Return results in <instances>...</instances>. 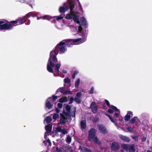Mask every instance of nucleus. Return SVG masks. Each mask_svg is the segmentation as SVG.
<instances>
[{
	"label": "nucleus",
	"instance_id": "nucleus-13",
	"mask_svg": "<svg viewBox=\"0 0 152 152\" xmlns=\"http://www.w3.org/2000/svg\"><path fill=\"white\" fill-rule=\"evenodd\" d=\"M53 104L52 102H50V101L46 100L45 103V107L48 109H50L52 108Z\"/></svg>",
	"mask_w": 152,
	"mask_h": 152
},
{
	"label": "nucleus",
	"instance_id": "nucleus-64",
	"mask_svg": "<svg viewBox=\"0 0 152 152\" xmlns=\"http://www.w3.org/2000/svg\"><path fill=\"white\" fill-rule=\"evenodd\" d=\"M62 72L63 73H64V74H66L67 73V72L66 70H63L62 71Z\"/></svg>",
	"mask_w": 152,
	"mask_h": 152
},
{
	"label": "nucleus",
	"instance_id": "nucleus-41",
	"mask_svg": "<svg viewBox=\"0 0 152 152\" xmlns=\"http://www.w3.org/2000/svg\"><path fill=\"white\" fill-rule=\"evenodd\" d=\"M56 17V19L57 20H61L63 18V17L62 16H55L54 17V18H55Z\"/></svg>",
	"mask_w": 152,
	"mask_h": 152
},
{
	"label": "nucleus",
	"instance_id": "nucleus-49",
	"mask_svg": "<svg viewBox=\"0 0 152 152\" xmlns=\"http://www.w3.org/2000/svg\"><path fill=\"white\" fill-rule=\"evenodd\" d=\"M31 1H29V2H28L27 3V4H28L29 6H31V8H32V5H34V4L33 3V2H32V3H31Z\"/></svg>",
	"mask_w": 152,
	"mask_h": 152
},
{
	"label": "nucleus",
	"instance_id": "nucleus-22",
	"mask_svg": "<svg viewBox=\"0 0 152 152\" xmlns=\"http://www.w3.org/2000/svg\"><path fill=\"white\" fill-rule=\"evenodd\" d=\"M80 149L85 152H92L91 150L85 147H83Z\"/></svg>",
	"mask_w": 152,
	"mask_h": 152
},
{
	"label": "nucleus",
	"instance_id": "nucleus-19",
	"mask_svg": "<svg viewBox=\"0 0 152 152\" xmlns=\"http://www.w3.org/2000/svg\"><path fill=\"white\" fill-rule=\"evenodd\" d=\"M80 126L81 128L83 129H86V120L81 121L80 122Z\"/></svg>",
	"mask_w": 152,
	"mask_h": 152
},
{
	"label": "nucleus",
	"instance_id": "nucleus-63",
	"mask_svg": "<svg viewBox=\"0 0 152 152\" xmlns=\"http://www.w3.org/2000/svg\"><path fill=\"white\" fill-rule=\"evenodd\" d=\"M75 111H74V114L72 115V117H75V112L76 111V108H75Z\"/></svg>",
	"mask_w": 152,
	"mask_h": 152
},
{
	"label": "nucleus",
	"instance_id": "nucleus-55",
	"mask_svg": "<svg viewBox=\"0 0 152 152\" xmlns=\"http://www.w3.org/2000/svg\"><path fill=\"white\" fill-rule=\"evenodd\" d=\"M57 106L58 108H61L62 107L63 104L61 103H58L57 104Z\"/></svg>",
	"mask_w": 152,
	"mask_h": 152
},
{
	"label": "nucleus",
	"instance_id": "nucleus-59",
	"mask_svg": "<svg viewBox=\"0 0 152 152\" xmlns=\"http://www.w3.org/2000/svg\"><path fill=\"white\" fill-rule=\"evenodd\" d=\"M47 142L48 143L49 145H50V146L51 145V143L50 140L49 139H48V140H47Z\"/></svg>",
	"mask_w": 152,
	"mask_h": 152
},
{
	"label": "nucleus",
	"instance_id": "nucleus-60",
	"mask_svg": "<svg viewBox=\"0 0 152 152\" xmlns=\"http://www.w3.org/2000/svg\"><path fill=\"white\" fill-rule=\"evenodd\" d=\"M55 110L56 113H58L60 111V110L57 108H56Z\"/></svg>",
	"mask_w": 152,
	"mask_h": 152
},
{
	"label": "nucleus",
	"instance_id": "nucleus-10",
	"mask_svg": "<svg viewBox=\"0 0 152 152\" xmlns=\"http://www.w3.org/2000/svg\"><path fill=\"white\" fill-rule=\"evenodd\" d=\"M133 115L132 112L131 111L127 112L126 115L124 117V120L125 121H129L131 118L132 117Z\"/></svg>",
	"mask_w": 152,
	"mask_h": 152
},
{
	"label": "nucleus",
	"instance_id": "nucleus-35",
	"mask_svg": "<svg viewBox=\"0 0 152 152\" xmlns=\"http://www.w3.org/2000/svg\"><path fill=\"white\" fill-rule=\"evenodd\" d=\"M57 98V96H55L54 95H52V97H49L48 98L49 99H53V101H55L56 100Z\"/></svg>",
	"mask_w": 152,
	"mask_h": 152
},
{
	"label": "nucleus",
	"instance_id": "nucleus-34",
	"mask_svg": "<svg viewBox=\"0 0 152 152\" xmlns=\"http://www.w3.org/2000/svg\"><path fill=\"white\" fill-rule=\"evenodd\" d=\"M70 112H66L65 111H63V113L66 116V117H70L71 115L70 113Z\"/></svg>",
	"mask_w": 152,
	"mask_h": 152
},
{
	"label": "nucleus",
	"instance_id": "nucleus-31",
	"mask_svg": "<svg viewBox=\"0 0 152 152\" xmlns=\"http://www.w3.org/2000/svg\"><path fill=\"white\" fill-rule=\"evenodd\" d=\"M80 80L79 79H78L75 81V86L76 88H78V86L80 83Z\"/></svg>",
	"mask_w": 152,
	"mask_h": 152
},
{
	"label": "nucleus",
	"instance_id": "nucleus-15",
	"mask_svg": "<svg viewBox=\"0 0 152 152\" xmlns=\"http://www.w3.org/2000/svg\"><path fill=\"white\" fill-rule=\"evenodd\" d=\"M45 129L46 131L45 133H49L51 131L52 129V125L50 124H48L45 126Z\"/></svg>",
	"mask_w": 152,
	"mask_h": 152
},
{
	"label": "nucleus",
	"instance_id": "nucleus-24",
	"mask_svg": "<svg viewBox=\"0 0 152 152\" xmlns=\"http://www.w3.org/2000/svg\"><path fill=\"white\" fill-rule=\"evenodd\" d=\"M67 101V98L66 96H65L63 98H61L59 99V102H66Z\"/></svg>",
	"mask_w": 152,
	"mask_h": 152
},
{
	"label": "nucleus",
	"instance_id": "nucleus-26",
	"mask_svg": "<svg viewBox=\"0 0 152 152\" xmlns=\"http://www.w3.org/2000/svg\"><path fill=\"white\" fill-rule=\"evenodd\" d=\"M52 119L50 116H48L46 118V121L47 124H49L50 123Z\"/></svg>",
	"mask_w": 152,
	"mask_h": 152
},
{
	"label": "nucleus",
	"instance_id": "nucleus-28",
	"mask_svg": "<svg viewBox=\"0 0 152 152\" xmlns=\"http://www.w3.org/2000/svg\"><path fill=\"white\" fill-rule=\"evenodd\" d=\"M72 138L69 135H68L66 138V142L68 144H69L71 142Z\"/></svg>",
	"mask_w": 152,
	"mask_h": 152
},
{
	"label": "nucleus",
	"instance_id": "nucleus-45",
	"mask_svg": "<svg viewBox=\"0 0 152 152\" xmlns=\"http://www.w3.org/2000/svg\"><path fill=\"white\" fill-rule=\"evenodd\" d=\"M94 88L93 87H91L90 90L89 92V94H92L94 93Z\"/></svg>",
	"mask_w": 152,
	"mask_h": 152
},
{
	"label": "nucleus",
	"instance_id": "nucleus-48",
	"mask_svg": "<svg viewBox=\"0 0 152 152\" xmlns=\"http://www.w3.org/2000/svg\"><path fill=\"white\" fill-rule=\"evenodd\" d=\"M74 100V98L72 97H71L70 98L69 104H72Z\"/></svg>",
	"mask_w": 152,
	"mask_h": 152
},
{
	"label": "nucleus",
	"instance_id": "nucleus-40",
	"mask_svg": "<svg viewBox=\"0 0 152 152\" xmlns=\"http://www.w3.org/2000/svg\"><path fill=\"white\" fill-rule=\"evenodd\" d=\"M59 115L58 114H54L53 116V119L55 120L57 119V118L58 117Z\"/></svg>",
	"mask_w": 152,
	"mask_h": 152
},
{
	"label": "nucleus",
	"instance_id": "nucleus-11",
	"mask_svg": "<svg viewBox=\"0 0 152 152\" xmlns=\"http://www.w3.org/2000/svg\"><path fill=\"white\" fill-rule=\"evenodd\" d=\"M57 53H58V50L61 53H63L65 51V48L64 46H59L58 47H57V46L55 47V49Z\"/></svg>",
	"mask_w": 152,
	"mask_h": 152
},
{
	"label": "nucleus",
	"instance_id": "nucleus-54",
	"mask_svg": "<svg viewBox=\"0 0 152 152\" xmlns=\"http://www.w3.org/2000/svg\"><path fill=\"white\" fill-rule=\"evenodd\" d=\"M70 13L71 14V15H73L74 16H75V15H76L75 14V12H74V11L73 10H70Z\"/></svg>",
	"mask_w": 152,
	"mask_h": 152
},
{
	"label": "nucleus",
	"instance_id": "nucleus-56",
	"mask_svg": "<svg viewBox=\"0 0 152 152\" xmlns=\"http://www.w3.org/2000/svg\"><path fill=\"white\" fill-rule=\"evenodd\" d=\"M60 116H61L60 119H67V118L65 117V116L62 114H61Z\"/></svg>",
	"mask_w": 152,
	"mask_h": 152
},
{
	"label": "nucleus",
	"instance_id": "nucleus-23",
	"mask_svg": "<svg viewBox=\"0 0 152 152\" xmlns=\"http://www.w3.org/2000/svg\"><path fill=\"white\" fill-rule=\"evenodd\" d=\"M73 19L75 22L77 23H80L78 17L77 15H75L73 18Z\"/></svg>",
	"mask_w": 152,
	"mask_h": 152
},
{
	"label": "nucleus",
	"instance_id": "nucleus-14",
	"mask_svg": "<svg viewBox=\"0 0 152 152\" xmlns=\"http://www.w3.org/2000/svg\"><path fill=\"white\" fill-rule=\"evenodd\" d=\"M17 20L18 22V24H17L18 25L22 24L26 22L25 19L24 17H20L19 18L17 19Z\"/></svg>",
	"mask_w": 152,
	"mask_h": 152
},
{
	"label": "nucleus",
	"instance_id": "nucleus-30",
	"mask_svg": "<svg viewBox=\"0 0 152 152\" xmlns=\"http://www.w3.org/2000/svg\"><path fill=\"white\" fill-rule=\"evenodd\" d=\"M8 24H11L13 25V26H15L17 25L16 24V25H15V24H16L18 23V22L17 21V19L15 20H12L11 21H10L9 22V23H8Z\"/></svg>",
	"mask_w": 152,
	"mask_h": 152
},
{
	"label": "nucleus",
	"instance_id": "nucleus-43",
	"mask_svg": "<svg viewBox=\"0 0 152 152\" xmlns=\"http://www.w3.org/2000/svg\"><path fill=\"white\" fill-rule=\"evenodd\" d=\"M82 96V94L80 92H77L76 95L75 97H77L78 98H80Z\"/></svg>",
	"mask_w": 152,
	"mask_h": 152
},
{
	"label": "nucleus",
	"instance_id": "nucleus-57",
	"mask_svg": "<svg viewBox=\"0 0 152 152\" xmlns=\"http://www.w3.org/2000/svg\"><path fill=\"white\" fill-rule=\"evenodd\" d=\"M83 28L81 26H80L78 27V31L79 32H81L83 30Z\"/></svg>",
	"mask_w": 152,
	"mask_h": 152
},
{
	"label": "nucleus",
	"instance_id": "nucleus-21",
	"mask_svg": "<svg viewBox=\"0 0 152 152\" xmlns=\"http://www.w3.org/2000/svg\"><path fill=\"white\" fill-rule=\"evenodd\" d=\"M64 87H61L58 88L56 91V94L58 92H60L64 95Z\"/></svg>",
	"mask_w": 152,
	"mask_h": 152
},
{
	"label": "nucleus",
	"instance_id": "nucleus-61",
	"mask_svg": "<svg viewBox=\"0 0 152 152\" xmlns=\"http://www.w3.org/2000/svg\"><path fill=\"white\" fill-rule=\"evenodd\" d=\"M82 22H86V19L84 17H82Z\"/></svg>",
	"mask_w": 152,
	"mask_h": 152
},
{
	"label": "nucleus",
	"instance_id": "nucleus-12",
	"mask_svg": "<svg viewBox=\"0 0 152 152\" xmlns=\"http://www.w3.org/2000/svg\"><path fill=\"white\" fill-rule=\"evenodd\" d=\"M119 136L120 138L124 142H129L130 140V138L126 136L120 135Z\"/></svg>",
	"mask_w": 152,
	"mask_h": 152
},
{
	"label": "nucleus",
	"instance_id": "nucleus-36",
	"mask_svg": "<svg viewBox=\"0 0 152 152\" xmlns=\"http://www.w3.org/2000/svg\"><path fill=\"white\" fill-rule=\"evenodd\" d=\"M64 86H65V84L66 83H69L70 82V80L67 78H65L64 80Z\"/></svg>",
	"mask_w": 152,
	"mask_h": 152
},
{
	"label": "nucleus",
	"instance_id": "nucleus-4",
	"mask_svg": "<svg viewBox=\"0 0 152 152\" xmlns=\"http://www.w3.org/2000/svg\"><path fill=\"white\" fill-rule=\"evenodd\" d=\"M121 146L127 151H129V152H135V150L134 144L130 145L123 144L121 145Z\"/></svg>",
	"mask_w": 152,
	"mask_h": 152
},
{
	"label": "nucleus",
	"instance_id": "nucleus-25",
	"mask_svg": "<svg viewBox=\"0 0 152 152\" xmlns=\"http://www.w3.org/2000/svg\"><path fill=\"white\" fill-rule=\"evenodd\" d=\"M53 149L55 152H61V148H59L56 146H54L53 147Z\"/></svg>",
	"mask_w": 152,
	"mask_h": 152
},
{
	"label": "nucleus",
	"instance_id": "nucleus-2",
	"mask_svg": "<svg viewBox=\"0 0 152 152\" xmlns=\"http://www.w3.org/2000/svg\"><path fill=\"white\" fill-rule=\"evenodd\" d=\"M81 40V38H78L75 39H69L64 40L61 41L57 45V47L59 46H64L63 45L66 44L67 45H69L78 44V42Z\"/></svg>",
	"mask_w": 152,
	"mask_h": 152
},
{
	"label": "nucleus",
	"instance_id": "nucleus-29",
	"mask_svg": "<svg viewBox=\"0 0 152 152\" xmlns=\"http://www.w3.org/2000/svg\"><path fill=\"white\" fill-rule=\"evenodd\" d=\"M110 107L112 109L113 111H114L115 112H118L119 111V110L114 105H111L110 106Z\"/></svg>",
	"mask_w": 152,
	"mask_h": 152
},
{
	"label": "nucleus",
	"instance_id": "nucleus-44",
	"mask_svg": "<svg viewBox=\"0 0 152 152\" xmlns=\"http://www.w3.org/2000/svg\"><path fill=\"white\" fill-rule=\"evenodd\" d=\"M127 129L128 131L130 132H133L134 131V130L133 128H131L130 127H127Z\"/></svg>",
	"mask_w": 152,
	"mask_h": 152
},
{
	"label": "nucleus",
	"instance_id": "nucleus-37",
	"mask_svg": "<svg viewBox=\"0 0 152 152\" xmlns=\"http://www.w3.org/2000/svg\"><path fill=\"white\" fill-rule=\"evenodd\" d=\"M67 119H60V122L61 124L62 125H64L66 124V120Z\"/></svg>",
	"mask_w": 152,
	"mask_h": 152
},
{
	"label": "nucleus",
	"instance_id": "nucleus-53",
	"mask_svg": "<svg viewBox=\"0 0 152 152\" xmlns=\"http://www.w3.org/2000/svg\"><path fill=\"white\" fill-rule=\"evenodd\" d=\"M107 112L110 114H112L114 112V111L111 108L109 109L108 110H107Z\"/></svg>",
	"mask_w": 152,
	"mask_h": 152
},
{
	"label": "nucleus",
	"instance_id": "nucleus-50",
	"mask_svg": "<svg viewBox=\"0 0 152 152\" xmlns=\"http://www.w3.org/2000/svg\"><path fill=\"white\" fill-rule=\"evenodd\" d=\"M104 101H105V102L106 103V105L107 106H108L109 107H110V106H111V105H110L109 102L107 100V99H105L104 100Z\"/></svg>",
	"mask_w": 152,
	"mask_h": 152
},
{
	"label": "nucleus",
	"instance_id": "nucleus-18",
	"mask_svg": "<svg viewBox=\"0 0 152 152\" xmlns=\"http://www.w3.org/2000/svg\"><path fill=\"white\" fill-rule=\"evenodd\" d=\"M53 67L49 64L48 63L47 64V70L48 72L51 73H53L54 70L53 69Z\"/></svg>",
	"mask_w": 152,
	"mask_h": 152
},
{
	"label": "nucleus",
	"instance_id": "nucleus-42",
	"mask_svg": "<svg viewBox=\"0 0 152 152\" xmlns=\"http://www.w3.org/2000/svg\"><path fill=\"white\" fill-rule=\"evenodd\" d=\"M61 132L64 134H67L68 133L67 130L64 129H62Z\"/></svg>",
	"mask_w": 152,
	"mask_h": 152
},
{
	"label": "nucleus",
	"instance_id": "nucleus-3",
	"mask_svg": "<svg viewBox=\"0 0 152 152\" xmlns=\"http://www.w3.org/2000/svg\"><path fill=\"white\" fill-rule=\"evenodd\" d=\"M6 20L0 21V30H9L13 28V25L7 23L3 24L5 22Z\"/></svg>",
	"mask_w": 152,
	"mask_h": 152
},
{
	"label": "nucleus",
	"instance_id": "nucleus-6",
	"mask_svg": "<svg viewBox=\"0 0 152 152\" xmlns=\"http://www.w3.org/2000/svg\"><path fill=\"white\" fill-rule=\"evenodd\" d=\"M95 129L94 128L91 129L89 132L88 134V140L91 141L95 137Z\"/></svg>",
	"mask_w": 152,
	"mask_h": 152
},
{
	"label": "nucleus",
	"instance_id": "nucleus-1",
	"mask_svg": "<svg viewBox=\"0 0 152 152\" xmlns=\"http://www.w3.org/2000/svg\"><path fill=\"white\" fill-rule=\"evenodd\" d=\"M57 54L58 53L55 50L53 49L50 53L48 63L53 67H55V70L58 72L61 65L60 63H57L58 59L56 56Z\"/></svg>",
	"mask_w": 152,
	"mask_h": 152
},
{
	"label": "nucleus",
	"instance_id": "nucleus-8",
	"mask_svg": "<svg viewBox=\"0 0 152 152\" xmlns=\"http://www.w3.org/2000/svg\"><path fill=\"white\" fill-rule=\"evenodd\" d=\"M98 129L102 134H105L107 133V130L106 127L103 124L99 125L98 126Z\"/></svg>",
	"mask_w": 152,
	"mask_h": 152
},
{
	"label": "nucleus",
	"instance_id": "nucleus-62",
	"mask_svg": "<svg viewBox=\"0 0 152 152\" xmlns=\"http://www.w3.org/2000/svg\"><path fill=\"white\" fill-rule=\"evenodd\" d=\"M78 73V71L77 70H75L73 74L75 75H76Z\"/></svg>",
	"mask_w": 152,
	"mask_h": 152
},
{
	"label": "nucleus",
	"instance_id": "nucleus-33",
	"mask_svg": "<svg viewBox=\"0 0 152 152\" xmlns=\"http://www.w3.org/2000/svg\"><path fill=\"white\" fill-rule=\"evenodd\" d=\"M75 101L78 104H80L81 102V100L80 99L77 97H75L74 99Z\"/></svg>",
	"mask_w": 152,
	"mask_h": 152
},
{
	"label": "nucleus",
	"instance_id": "nucleus-47",
	"mask_svg": "<svg viewBox=\"0 0 152 152\" xmlns=\"http://www.w3.org/2000/svg\"><path fill=\"white\" fill-rule=\"evenodd\" d=\"M62 129L61 128L60 126H58L56 128V130L58 132H61Z\"/></svg>",
	"mask_w": 152,
	"mask_h": 152
},
{
	"label": "nucleus",
	"instance_id": "nucleus-38",
	"mask_svg": "<svg viewBox=\"0 0 152 152\" xmlns=\"http://www.w3.org/2000/svg\"><path fill=\"white\" fill-rule=\"evenodd\" d=\"M65 18L66 19L68 20H70L72 19V17H71L70 14L69 13H68L66 15L65 17Z\"/></svg>",
	"mask_w": 152,
	"mask_h": 152
},
{
	"label": "nucleus",
	"instance_id": "nucleus-27",
	"mask_svg": "<svg viewBox=\"0 0 152 152\" xmlns=\"http://www.w3.org/2000/svg\"><path fill=\"white\" fill-rule=\"evenodd\" d=\"M137 119V118L136 117H135L132 118L130 121V123L132 124H134L135 122Z\"/></svg>",
	"mask_w": 152,
	"mask_h": 152
},
{
	"label": "nucleus",
	"instance_id": "nucleus-58",
	"mask_svg": "<svg viewBox=\"0 0 152 152\" xmlns=\"http://www.w3.org/2000/svg\"><path fill=\"white\" fill-rule=\"evenodd\" d=\"M114 115L118 118H119V115L117 113H115Z\"/></svg>",
	"mask_w": 152,
	"mask_h": 152
},
{
	"label": "nucleus",
	"instance_id": "nucleus-46",
	"mask_svg": "<svg viewBox=\"0 0 152 152\" xmlns=\"http://www.w3.org/2000/svg\"><path fill=\"white\" fill-rule=\"evenodd\" d=\"M72 92L70 90H66L65 91H64V95L65 94H71Z\"/></svg>",
	"mask_w": 152,
	"mask_h": 152
},
{
	"label": "nucleus",
	"instance_id": "nucleus-39",
	"mask_svg": "<svg viewBox=\"0 0 152 152\" xmlns=\"http://www.w3.org/2000/svg\"><path fill=\"white\" fill-rule=\"evenodd\" d=\"M66 110L69 112H70L71 107L68 105H66Z\"/></svg>",
	"mask_w": 152,
	"mask_h": 152
},
{
	"label": "nucleus",
	"instance_id": "nucleus-17",
	"mask_svg": "<svg viewBox=\"0 0 152 152\" xmlns=\"http://www.w3.org/2000/svg\"><path fill=\"white\" fill-rule=\"evenodd\" d=\"M69 2L70 10H73L75 8V3L73 1H67Z\"/></svg>",
	"mask_w": 152,
	"mask_h": 152
},
{
	"label": "nucleus",
	"instance_id": "nucleus-20",
	"mask_svg": "<svg viewBox=\"0 0 152 152\" xmlns=\"http://www.w3.org/2000/svg\"><path fill=\"white\" fill-rule=\"evenodd\" d=\"M31 16H34V14L32 12H29L26 14V15L23 17H24L25 20V21L26 22L27 19Z\"/></svg>",
	"mask_w": 152,
	"mask_h": 152
},
{
	"label": "nucleus",
	"instance_id": "nucleus-52",
	"mask_svg": "<svg viewBox=\"0 0 152 152\" xmlns=\"http://www.w3.org/2000/svg\"><path fill=\"white\" fill-rule=\"evenodd\" d=\"M82 25L83 26H84L85 28H87V24L86 21L82 23Z\"/></svg>",
	"mask_w": 152,
	"mask_h": 152
},
{
	"label": "nucleus",
	"instance_id": "nucleus-7",
	"mask_svg": "<svg viewBox=\"0 0 152 152\" xmlns=\"http://www.w3.org/2000/svg\"><path fill=\"white\" fill-rule=\"evenodd\" d=\"M89 108L91 109V111L94 113H95L98 111L97 106L95 102H93L90 104Z\"/></svg>",
	"mask_w": 152,
	"mask_h": 152
},
{
	"label": "nucleus",
	"instance_id": "nucleus-9",
	"mask_svg": "<svg viewBox=\"0 0 152 152\" xmlns=\"http://www.w3.org/2000/svg\"><path fill=\"white\" fill-rule=\"evenodd\" d=\"M119 148L118 144L116 142H113L112 143L111 150V151H115L118 150Z\"/></svg>",
	"mask_w": 152,
	"mask_h": 152
},
{
	"label": "nucleus",
	"instance_id": "nucleus-32",
	"mask_svg": "<svg viewBox=\"0 0 152 152\" xmlns=\"http://www.w3.org/2000/svg\"><path fill=\"white\" fill-rule=\"evenodd\" d=\"M95 139V143L99 144H101V142L100 141V140L98 139V138H97V137H94Z\"/></svg>",
	"mask_w": 152,
	"mask_h": 152
},
{
	"label": "nucleus",
	"instance_id": "nucleus-51",
	"mask_svg": "<svg viewBox=\"0 0 152 152\" xmlns=\"http://www.w3.org/2000/svg\"><path fill=\"white\" fill-rule=\"evenodd\" d=\"M110 121L113 123H115V120H114L113 118H112L111 116L109 118Z\"/></svg>",
	"mask_w": 152,
	"mask_h": 152
},
{
	"label": "nucleus",
	"instance_id": "nucleus-5",
	"mask_svg": "<svg viewBox=\"0 0 152 152\" xmlns=\"http://www.w3.org/2000/svg\"><path fill=\"white\" fill-rule=\"evenodd\" d=\"M61 152H73L71 146L66 145H63L61 147Z\"/></svg>",
	"mask_w": 152,
	"mask_h": 152
},
{
	"label": "nucleus",
	"instance_id": "nucleus-16",
	"mask_svg": "<svg viewBox=\"0 0 152 152\" xmlns=\"http://www.w3.org/2000/svg\"><path fill=\"white\" fill-rule=\"evenodd\" d=\"M68 6H66V7L63 6L60 7L59 9V12L61 13H64L66 10H68Z\"/></svg>",
	"mask_w": 152,
	"mask_h": 152
}]
</instances>
